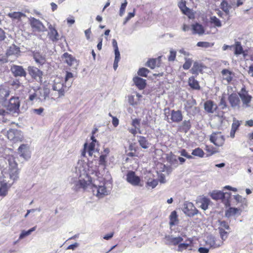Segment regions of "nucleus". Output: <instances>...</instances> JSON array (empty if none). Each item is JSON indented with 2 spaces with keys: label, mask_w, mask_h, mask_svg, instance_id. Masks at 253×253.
<instances>
[{
  "label": "nucleus",
  "mask_w": 253,
  "mask_h": 253,
  "mask_svg": "<svg viewBox=\"0 0 253 253\" xmlns=\"http://www.w3.org/2000/svg\"><path fill=\"white\" fill-rule=\"evenodd\" d=\"M85 167V165L82 162H78L75 167L74 172L76 177L78 178V180L75 183L76 190H78L80 188L85 189L88 186H90L91 188V185H92L91 179L86 173Z\"/></svg>",
  "instance_id": "obj_1"
},
{
  "label": "nucleus",
  "mask_w": 253,
  "mask_h": 253,
  "mask_svg": "<svg viewBox=\"0 0 253 253\" xmlns=\"http://www.w3.org/2000/svg\"><path fill=\"white\" fill-rule=\"evenodd\" d=\"M66 86H64L63 81L59 78H56L54 81V84L52 85V89L57 91V93H52L51 94V99L55 100L64 96Z\"/></svg>",
  "instance_id": "obj_2"
},
{
  "label": "nucleus",
  "mask_w": 253,
  "mask_h": 253,
  "mask_svg": "<svg viewBox=\"0 0 253 253\" xmlns=\"http://www.w3.org/2000/svg\"><path fill=\"white\" fill-rule=\"evenodd\" d=\"M9 169V175L10 179L16 180L18 178V169L16 158L13 156H9L7 159Z\"/></svg>",
  "instance_id": "obj_3"
},
{
  "label": "nucleus",
  "mask_w": 253,
  "mask_h": 253,
  "mask_svg": "<svg viewBox=\"0 0 253 253\" xmlns=\"http://www.w3.org/2000/svg\"><path fill=\"white\" fill-rule=\"evenodd\" d=\"M97 181H94V183L91 185V189L94 195L99 198H101L105 195H107L109 193L108 191L106 189L103 182L100 183V184H97Z\"/></svg>",
  "instance_id": "obj_4"
},
{
  "label": "nucleus",
  "mask_w": 253,
  "mask_h": 253,
  "mask_svg": "<svg viewBox=\"0 0 253 253\" xmlns=\"http://www.w3.org/2000/svg\"><path fill=\"white\" fill-rule=\"evenodd\" d=\"M20 50L18 47L13 45L10 46L6 52V58L0 59V61L4 62H12L14 61L19 54Z\"/></svg>",
  "instance_id": "obj_5"
},
{
  "label": "nucleus",
  "mask_w": 253,
  "mask_h": 253,
  "mask_svg": "<svg viewBox=\"0 0 253 253\" xmlns=\"http://www.w3.org/2000/svg\"><path fill=\"white\" fill-rule=\"evenodd\" d=\"M7 138L14 142L22 141L23 135L21 131L16 129H10L7 131Z\"/></svg>",
  "instance_id": "obj_6"
},
{
  "label": "nucleus",
  "mask_w": 253,
  "mask_h": 253,
  "mask_svg": "<svg viewBox=\"0 0 253 253\" xmlns=\"http://www.w3.org/2000/svg\"><path fill=\"white\" fill-rule=\"evenodd\" d=\"M211 196L213 199L222 200L223 202L226 203L230 198L231 193L229 192L224 193L220 191H214L211 194Z\"/></svg>",
  "instance_id": "obj_7"
},
{
  "label": "nucleus",
  "mask_w": 253,
  "mask_h": 253,
  "mask_svg": "<svg viewBox=\"0 0 253 253\" xmlns=\"http://www.w3.org/2000/svg\"><path fill=\"white\" fill-rule=\"evenodd\" d=\"M30 25L33 29L38 32H44L46 31L45 27L38 19L31 17L29 19Z\"/></svg>",
  "instance_id": "obj_8"
},
{
  "label": "nucleus",
  "mask_w": 253,
  "mask_h": 253,
  "mask_svg": "<svg viewBox=\"0 0 253 253\" xmlns=\"http://www.w3.org/2000/svg\"><path fill=\"white\" fill-rule=\"evenodd\" d=\"M18 152L25 160H28L31 157L29 146L28 144H21L18 149Z\"/></svg>",
  "instance_id": "obj_9"
},
{
  "label": "nucleus",
  "mask_w": 253,
  "mask_h": 253,
  "mask_svg": "<svg viewBox=\"0 0 253 253\" xmlns=\"http://www.w3.org/2000/svg\"><path fill=\"white\" fill-rule=\"evenodd\" d=\"M232 48L234 49V54L236 56L242 54L245 58L248 56L247 50H244L240 42L235 41Z\"/></svg>",
  "instance_id": "obj_10"
},
{
  "label": "nucleus",
  "mask_w": 253,
  "mask_h": 253,
  "mask_svg": "<svg viewBox=\"0 0 253 253\" xmlns=\"http://www.w3.org/2000/svg\"><path fill=\"white\" fill-rule=\"evenodd\" d=\"M206 244L212 248H217L223 245V241L212 236H208Z\"/></svg>",
  "instance_id": "obj_11"
},
{
  "label": "nucleus",
  "mask_w": 253,
  "mask_h": 253,
  "mask_svg": "<svg viewBox=\"0 0 253 253\" xmlns=\"http://www.w3.org/2000/svg\"><path fill=\"white\" fill-rule=\"evenodd\" d=\"M210 140L217 146H222L224 142V138L220 132L213 133L211 136Z\"/></svg>",
  "instance_id": "obj_12"
},
{
  "label": "nucleus",
  "mask_w": 253,
  "mask_h": 253,
  "mask_svg": "<svg viewBox=\"0 0 253 253\" xmlns=\"http://www.w3.org/2000/svg\"><path fill=\"white\" fill-rule=\"evenodd\" d=\"M165 243L166 244L172 246H178L183 241L182 237H174L172 235L166 236L165 238Z\"/></svg>",
  "instance_id": "obj_13"
},
{
  "label": "nucleus",
  "mask_w": 253,
  "mask_h": 253,
  "mask_svg": "<svg viewBox=\"0 0 253 253\" xmlns=\"http://www.w3.org/2000/svg\"><path fill=\"white\" fill-rule=\"evenodd\" d=\"M49 32L47 34L48 38L53 42H56L60 39V36L54 27L51 24H48Z\"/></svg>",
  "instance_id": "obj_14"
},
{
  "label": "nucleus",
  "mask_w": 253,
  "mask_h": 253,
  "mask_svg": "<svg viewBox=\"0 0 253 253\" xmlns=\"http://www.w3.org/2000/svg\"><path fill=\"white\" fill-rule=\"evenodd\" d=\"M126 180L127 182L134 186H142V184H140V178L135 174L134 172L129 171L126 175Z\"/></svg>",
  "instance_id": "obj_15"
},
{
  "label": "nucleus",
  "mask_w": 253,
  "mask_h": 253,
  "mask_svg": "<svg viewBox=\"0 0 253 253\" xmlns=\"http://www.w3.org/2000/svg\"><path fill=\"white\" fill-rule=\"evenodd\" d=\"M183 212L188 216H193L197 213L198 211L196 209L192 203H185L183 208Z\"/></svg>",
  "instance_id": "obj_16"
},
{
  "label": "nucleus",
  "mask_w": 253,
  "mask_h": 253,
  "mask_svg": "<svg viewBox=\"0 0 253 253\" xmlns=\"http://www.w3.org/2000/svg\"><path fill=\"white\" fill-rule=\"evenodd\" d=\"M95 144L94 142H91L88 145L86 143H84L82 155L85 157V154L87 152L89 156L92 157L93 156L96 151L95 148Z\"/></svg>",
  "instance_id": "obj_17"
},
{
  "label": "nucleus",
  "mask_w": 253,
  "mask_h": 253,
  "mask_svg": "<svg viewBox=\"0 0 253 253\" xmlns=\"http://www.w3.org/2000/svg\"><path fill=\"white\" fill-rule=\"evenodd\" d=\"M193 240L191 238H188L186 240L185 243H180V244L177 247L176 251L178 252H182L185 250H192V244L193 243Z\"/></svg>",
  "instance_id": "obj_18"
},
{
  "label": "nucleus",
  "mask_w": 253,
  "mask_h": 253,
  "mask_svg": "<svg viewBox=\"0 0 253 253\" xmlns=\"http://www.w3.org/2000/svg\"><path fill=\"white\" fill-rule=\"evenodd\" d=\"M20 101L18 97H12L9 100L8 109L13 113H17L19 110Z\"/></svg>",
  "instance_id": "obj_19"
},
{
  "label": "nucleus",
  "mask_w": 253,
  "mask_h": 253,
  "mask_svg": "<svg viewBox=\"0 0 253 253\" xmlns=\"http://www.w3.org/2000/svg\"><path fill=\"white\" fill-rule=\"evenodd\" d=\"M10 184L8 185L5 179L3 177H0V196L5 197L8 193Z\"/></svg>",
  "instance_id": "obj_20"
},
{
  "label": "nucleus",
  "mask_w": 253,
  "mask_h": 253,
  "mask_svg": "<svg viewBox=\"0 0 253 253\" xmlns=\"http://www.w3.org/2000/svg\"><path fill=\"white\" fill-rule=\"evenodd\" d=\"M239 95L243 102V105L245 106V107L249 106L252 96L249 94L248 92L243 88L239 93Z\"/></svg>",
  "instance_id": "obj_21"
},
{
  "label": "nucleus",
  "mask_w": 253,
  "mask_h": 253,
  "mask_svg": "<svg viewBox=\"0 0 253 253\" xmlns=\"http://www.w3.org/2000/svg\"><path fill=\"white\" fill-rule=\"evenodd\" d=\"M229 102L233 108H239L240 100L238 95L236 93H232L228 97Z\"/></svg>",
  "instance_id": "obj_22"
},
{
  "label": "nucleus",
  "mask_w": 253,
  "mask_h": 253,
  "mask_svg": "<svg viewBox=\"0 0 253 253\" xmlns=\"http://www.w3.org/2000/svg\"><path fill=\"white\" fill-rule=\"evenodd\" d=\"M30 74L38 82H42V72L37 68H31L29 70Z\"/></svg>",
  "instance_id": "obj_23"
},
{
  "label": "nucleus",
  "mask_w": 253,
  "mask_h": 253,
  "mask_svg": "<svg viewBox=\"0 0 253 253\" xmlns=\"http://www.w3.org/2000/svg\"><path fill=\"white\" fill-rule=\"evenodd\" d=\"M9 95V90L7 87L0 86V102L4 101Z\"/></svg>",
  "instance_id": "obj_24"
},
{
  "label": "nucleus",
  "mask_w": 253,
  "mask_h": 253,
  "mask_svg": "<svg viewBox=\"0 0 253 253\" xmlns=\"http://www.w3.org/2000/svg\"><path fill=\"white\" fill-rule=\"evenodd\" d=\"M11 70L15 76H25L26 73L22 66L14 65Z\"/></svg>",
  "instance_id": "obj_25"
},
{
  "label": "nucleus",
  "mask_w": 253,
  "mask_h": 253,
  "mask_svg": "<svg viewBox=\"0 0 253 253\" xmlns=\"http://www.w3.org/2000/svg\"><path fill=\"white\" fill-rule=\"evenodd\" d=\"M204 108L207 112L213 113L217 109V106L213 101L208 100L205 103Z\"/></svg>",
  "instance_id": "obj_26"
},
{
  "label": "nucleus",
  "mask_w": 253,
  "mask_h": 253,
  "mask_svg": "<svg viewBox=\"0 0 253 253\" xmlns=\"http://www.w3.org/2000/svg\"><path fill=\"white\" fill-rule=\"evenodd\" d=\"M133 81L135 85L139 89H142L146 86V81L138 77H135L133 79Z\"/></svg>",
  "instance_id": "obj_27"
},
{
  "label": "nucleus",
  "mask_w": 253,
  "mask_h": 253,
  "mask_svg": "<svg viewBox=\"0 0 253 253\" xmlns=\"http://www.w3.org/2000/svg\"><path fill=\"white\" fill-rule=\"evenodd\" d=\"M171 120L173 122H179L182 120L181 111L172 110L171 112Z\"/></svg>",
  "instance_id": "obj_28"
},
{
  "label": "nucleus",
  "mask_w": 253,
  "mask_h": 253,
  "mask_svg": "<svg viewBox=\"0 0 253 253\" xmlns=\"http://www.w3.org/2000/svg\"><path fill=\"white\" fill-rule=\"evenodd\" d=\"M223 80L226 82L228 84L231 81L233 78V73L227 69L223 70L221 71Z\"/></svg>",
  "instance_id": "obj_29"
},
{
  "label": "nucleus",
  "mask_w": 253,
  "mask_h": 253,
  "mask_svg": "<svg viewBox=\"0 0 253 253\" xmlns=\"http://www.w3.org/2000/svg\"><path fill=\"white\" fill-rule=\"evenodd\" d=\"M198 203L200 207L204 211L208 209L210 203V200L206 197H202L199 199Z\"/></svg>",
  "instance_id": "obj_30"
},
{
  "label": "nucleus",
  "mask_w": 253,
  "mask_h": 253,
  "mask_svg": "<svg viewBox=\"0 0 253 253\" xmlns=\"http://www.w3.org/2000/svg\"><path fill=\"white\" fill-rule=\"evenodd\" d=\"M138 138V141L140 145V146L144 148V149H147L150 146V143L148 142L147 139L142 136H137Z\"/></svg>",
  "instance_id": "obj_31"
},
{
  "label": "nucleus",
  "mask_w": 253,
  "mask_h": 253,
  "mask_svg": "<svg viewBox=\"0 0 253 253\" xmlns=\"http://www.w3.org/2000/svg\"><path fill=\"white\" fill-rule=\"evenodd\" d=\"M196 104V102L195 99L193 98L189 99L186 102L184 105V109L187 112L189 113L190 109H192Z\"/></svg>",
  "instance_id": "obj_32"
},
{
  "label": "nucleus",
  "mask_w": 253,
  "mask_h": 253,
  "mask_svg": "<svg viewBox=\"0 0 253 253\" xmlns=\"http://www.w3.org/2000/svg\"><path fill=\"white\" fill-rule=\"evenodd\" d=\"M240 125V123L239 121L236 120L235 118L233 119V122L232 125V128L230 132V136L232 138H234L235 136V134L236 131L238 129L239 126Z\"/></svg>",
  "instance_id": "obj_33"
},
{
  "label": "nucleus",
  "mask_w": 253,
  "mask_h": 253,
  "mask_svg": "<svg viewBox=\"0 0 253 253\" xmlns=\"http://www.w3.org/2000/svg\"><path fill=\"white\" fill-rule=\"evenodd\" d=\"M158 181L156 179L150 176L146 180V187L148 188H154L158 185Z\"/></svg>",
  "instance_id": "obj_34"
},
{
  "label": "nucleus",
  "mask_w": 253,
  "mask_h": 253,
  "mask_svg": "<svg viewBox=\"0 0 253 253\" xmlns=\"http://www.w3.org/2000/svg\"><path fill=\"white\" fill-rule=\"evenodd\" d=\"M241 210L238 208H230L225 212L227 217H230L236 214H240Z\"/></svg>",
  "instance_id": "obj_35"
},
{
  "label": "nucleus",
  "mask_w": 253,
  "mask_h": 253,
  "mask_svg": "<svg viewBox=\"0 0 253 253\" xmlns=\"http://www.w3.org/2000/svg\"><path fill=\"white\" fill-rule=\"evenodd\" d=\"M61 59L65 63H72L74 60V58L72 56L67 52L63 54L61 56Z\"/></svg>",
  "instance_id": "obj_36"
},
{
  "label": "nucleus",
  "mask_w": 253,
  "mask_h": 253,
  "mask_svg": "<svg viewBox=\"0 0 253 253\" xmlns=\"http://www.w3.org/2000/svg\"><path fill=\"white\" fill-rule=\"evenodd\" d=\"M8 16L14 19L19 20L22 17H25L26 15L21 12H13L11 13H9L8 14Z\"/></svg>",
  "instance_id": "obj_37"
},
{
  "label": "nucleus",
  "mask_w": 253,
  "mask_h": 253,
  "mask_svg": "<svg viewBox=\"0 0 253 253\" xmlns=\"http://www.w3.org/2000/svg\"><path fill=\"white\" fill-rule=\"evenodd\" d=\"M188 84L189 86L193 89H199L200 88L198 81L195 80L193 77H191L189 79Z\"/></svg>",
  "instance_id": "obj_38"
},
{
  "label": "nucleus",
  "mask_w": 253,
  "mask_h": 253,
  "mask_svg": "<svg viewBox=\"0 0 253 253\" xmlns=\"http://www.w3.org/2000/svg\"><path fill=\"white\" fill-rule=\"evenodd\" d=\"M33 57L37 63H44L45 60L44 56L41 55L39 52H34Z\"/></svg>",
  "instance_id": "obj_39"
},
{
  "label": "nucleus",
  "mask_w": 253,
  "mask_h": 253,
  "mask_svg": "<svg viewBox=\"0 0 253 253\" xmlns=\"http://www.w3.org/2000/svg\"><path fill=\"white\" fill-rule=\"evenodd\" d=\"M193 30L194 34H202L204 33L203 26L199 24L193 25Z\"/></svg>",
  "instance_id": "obj_40"
},
{
  "label": "nucleus",
  "mask_w": 253,
  "mask_h": 253,
  "mask_svg": "<svg viewBox=\"0 0 253 253\" xmlns=\"http://www.w3.org/2000/svg\"><path fill=\"white\" fill-rule=\"evenodd\" d=\"M169 224L171 226L174 225L177 223V216L176 212L175 211H173L171 212L170 215L169 216Z\"/></svg>",
  "instance_id": "obj_41"
},
{
  "label": "nucleus",
  "mask_w": 253,
  "mask_h": 253,
  "mask_svg": "<svg viewBox=\"0 0 253 253\" xmlns=\"http://www.w3.org/2000/svg\"><path fill=\"white\" fill-rule=\"evenodd\" d=\"M220 8L226 14H228L229 13V10L231 8V6L226 1L223 0L220 3Z\"/></svg>",
  "instance_id": "obj_42"
},
{
  "label": "nucleus",
  "mask_w": 253,
  "mask_h": 253,
  "mask_svg": "<svg viewBox=\"0 0 253 253\" xmlns=\"http://www.w3.org/2000/svg\"><path fill=\"white\" fill-rule=\"evenodd\" d=\"M181 128L183 131L187 132L191 128L190 121L184 120L182 123Z\"/></svg>",
  "instance_id": "obj_43"
},
{
  "label": "nucleus",
  "mask_w": 253,
  "mask_h": 253,
  "mask_svg": "<svg viewBox=\"0 0 253 253\" xmlns=\"http://www.w3.org/2000/svg\"><path fill=\"white\" fill-rule=\"evenodd\" d=\"M49 89L47 87H44L40 91L41 96L43 97L44 100L49 98Z\"/></svg>",
  "instance_id": "obj_44"
},
{
  "label": "nucleus",
  "mask_w": 253,
  "mask_h": 253,
  "mask_svg": "<svg viewBox=\"0 0 253 253\" xmlns=\"http://www.w3.org/2000/svg\"><path fill=\"white\" fill-rule=\"evenodd\" d=\"M210 22L211 24H213L216 27H220L222 26L220 20L215 16L211 17Z\"/></svg>",
  "instance_id": "obj_45"
},
{
  "label": "nucleus",
  "mask_w": 253,
  "mask_h": 253,
  "mask_svg": "<svg viewBox=\"0 0 253 253\" xmlns=\"http://www.w3.org/2000/svg\"><path fill=\"white\" fill-rule=\"evenodd\" d=\"M192 154L194 156L202 158L204 157L205 153L201 149L197 148L193 150Z\"/></svg>",
  "instance_id": "obj_46"
},
{
  "label": "nucleus",
  "mask_w": 253,
  "mask_h": 253,
  "mask_svg": "<svg viewBox=\"0 0 253 253\" xmlns=\"http://www.w3.org/2000/svg\"><path fill=\"white\" fill-rule=\"evenodd\" d=\"M131 125L133 127L136 128L138 130L139 133H141V131L140 128V120L137 119H133L131 123Z\"/></svg>",
  "instance_id": "obj_47"
},
{
  "label": "nucleus",
  "mask_w": 253,
  "mask_h": 253,
  "mask_svg": "<svg viewBox=\"0 0 253 253\" xmlns=\"http://www.w3.org/2000/svg\"><path fill=\"white\" fill-rule=\"evenodd\" d=\"M162 58H163V55H161V56H158L157 58H149L147 61L146 63H148V64H149V63H156L157 62L158 63H159L162 61ZM164 58H165V57H164Z\"/></svg>",
  "instance_id": "obj_48"
},
{
  "label": "nucleus",
  "mask_w": 253,
  "mask_h": 253,
  "mask_svg": "<svg viewBox=\"0 0 253 253\" xmlns=\"http://www.w3.org/2000/svg\"><path fill=\"white\" fill-rule=\"evenodd\" d=\"M213 43H210L206 42H199L197 43V45L199 47H202L205 48L212 47Z\"/></svg>",
  "instance_id": "obj_49"
},
{
  "label": "nucleus",
  "mask_w": 253,
  "mask_h": 253,
  "mask_svg": "<svg viewBox=\"0 0 253 253\" xmlns=\"http://www.w3.org/2000/svg\"><path fill=\"white\" fill-rule=\"evenodd\" d=\"M127 4V1L126 0H125L124 2L122 3L119 11V15L120 16H122L124 14Z\"/></svg>",
  "instance_id": "obj_50"
},
{
  "label": "nucleus",
  "mask_w": 253,
  "mask_h": 253,
  "mask_svg": "<svg viewBox=\"0 0 253 253\" xmlns=\"http://www.w3.org/2000/svg\"><path fill=\"white\" fill-rule=\"evenodd\" d=\"M107 156L101 154L99 157V165L102 166L104 168L106 166V158Z\"/></svg>",
  "instance_id": "obj_51"
},
{
  "label": "nucleus",
  "mask_w": 253,
  "mask_h": 253,
  "mask_svg": "<svg viewBox=\"0 0 253 253\" xmlns=\"http://www.w3.org/2000/svg\"><path fill=\"white\" fill-rule=\"evenodd\" d=\"M149 70L145 68H140L137 72L138 75L143 77H146L149 73Z\"/></svg>",
  "instance_id": "obj_52"
},
{
  "label": "nucleus",
  "mask_w": 253,
  "mask_h": 253,
  "mask_svg": "<svg viewBox=\"0 0 253 253\" xmlns=\"http://www.w3.org/2000/svg\"><path fill=\"white\" fill-rule=\"evenodd\" d=\"M169 52L170 54L168 57V60L169 62H173L175 60L176 52V51L171 49L170 50Z\"/></svg>",
  "instance_id": "obj_53"
},
{
  "label": "nucleus",
  "mask_w": 253,
  "mask_h": 253,
  "mask_svg": "<svg viewBox=\"0 0 253 253\" xmlns=\"http://www.w3.org/2000/svg\"><path fill=\"white\" fill-rule=\"evenodd\" d=\"M220 237L222 239L221 241H224L227 238L228 233L226 232L223 229L219 228Z\"/></svg>",
  "instance_id": "obj_54"
},
{
  "label": "nucleus",
  "mask_w": 253,
  "mask_h": 253,
  "mask_svg": "<svg viewBox=\"0 0 253 253\" xmlns=\"http://www.w3.org/2000/svg\"><path fill=\"white\" fill-rule=\"evenodd\" d=\"M219 106L221 107L222 109H224L226 108L227 107L226 102L225 101V97L223 95L220 98Z\"/></svg>",
  "instance_id": "obj_55"
},
{
  "label": "nucleus",
  "mask_w": 253,
  "mask_h": 253,
  "mask_svg": "<svg viewBox=\"0 0 253 253\" xmlns=\"http://www.w3.org/2000/svg\"><path fill=\"white\" fill-rule=\"evenodd\" d=\"M178 6L184 14H186L187 12L189 10V9L186 7V4L184 2L179 3Z\"/></svg>",
  "instance_id": "obj_56"
},
{
  "label": "nucleus",
  "mask_w": 253,
  "mask_h": 253,
  "mask_svg": "<svg viewBox=\"0 0 253 253\" xmlns=\"http://www.w3.org/2000/svg\"><path fill=\"white\" fill-rule=\"evenodd\" d=\"M114 51H115V57L114 63H118V62L120 61V52H119V49H115Z\"/></svg>",
  "instance_id": "obj_57"
},
{
  "label": "nucleus",
  "mask_w": 253,
  "mask_h": 253,
  "mask_svg": "<svg viewBox=\"0 0 253 253\" xmlns=\"http://www.w3.org/2000/svg\"><path fill=\"white\" fill-rule=\"evenodd\" d=\"M200 65V64H194V66L192 69L193 74H197L199 72L201 71V67L199 66Z\"/></svg>",
  "instance_id": "obj_58"
},
{
  "label": "nucleus",
  "mask_w": 253,
  "mask_h": 253,
  "mask_svg": "<svg viewBox=\"0 0 253 253\" xmlns=\"http://www.w3.org/2000/svg\"><path fill=\"white\" fill-rule=\"evenodd\" d=\"M43 111L44 109L42 107H40L38 109H33L32 110V112L33 113H35L39 115H42Z\"/></svg>",
  "instance_id": "obj_59"
},
{
  "label": "nucleus",
  "mask_w": 253,
  "mask_h": 253,
  "mask_svg": "<svg viewBox=\"0 0 253 253\" xmlns=\"http://www.w3.org/2000/svg\"><path fill=\"white\" fill-rule=\"evenodd\" d=\"M128 102L132 106L137 105L138 103L134 101V96L133 95H130L128 96Z\"/></svg>",
  "instance_id": "obj_60"
},
{
  "label": "nucleus",
  "mask_w": 253,
  "mask_h": 253,
  "mask_svg": "<svg viewBox=\"0 0 253 253\" xmlns=\"http://www.w3.org/2000/svg\"><path fill=\"white\" fill-rule=\"evenodd\" d=\"M180 154L182 156L185 157L188 159H191L192 158V156L189 155L185 149H182L180 151Z\"/></svg>",
  "instance_id": "obj_61"
},
{
  "label": "nucleus",
  "mask_w": 253,
  "mask_h": 253,
  "mask_svg": "<svg viewBox=\"0 0 253 253\" xmlns=\"http://www.w3.org/2000/svg\"><path fill=\"white\" fill-rule=\"evenodd\" d=\"M219 228L228 229L229 228V226L225 221H222L220 222V227Z\"/></svg>",
  "instance_id": "obj_62"
},
{
  "label": "nucleus",
  "mask_w": 253,
  "mask_h": 253,
  "mask_svg": "<svg viewBox=\"0 0 253 253\" xmlns=\"http://www.w3.org/2000/svg\"><path fill=\"white\" fill-rule=\"evenodd\" d=\"M74 76L73 74L69 72H66V77L65 78V82H67L70 79H72L73 78Z\"/></svg>",
  "instance_id": "obj_63"
},
{
  "label": "nucleus",
  "mask_w": 253,
  "mask_h": 253,
  "mask_svg": "<svg viewBox=\"0 0 253 253\" xmlns=\"http://www.w3.org/2000/svg\"><path fill=\"white\" fill-rule=\"evenodd\" d=\"M200 253H209V249L205 247H200L198 249Z\"/></svg>",
  "instance_id": "obj_64"
}]
</instances>
